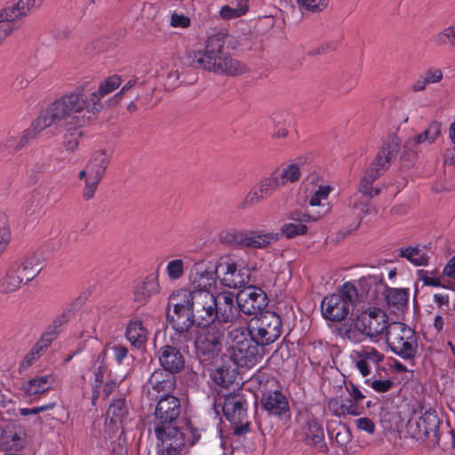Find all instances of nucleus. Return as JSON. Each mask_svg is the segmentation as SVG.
Masks as SVG:
<instances>
[{"mask_svg":"<svg viewBox=\"0 0 455 455\" xmlns=\"http://www.w3.org/2000/svg\"><path fill=\"white\" fill-rule=\"evenodd\" d=\"M171 344L161 347L157 352V358L163 371L170 374L179 373L185 367V357L181 351L188 353L189 348L181 347L170 338Z\"/></svg>","mask_w":455,"mask_h":455,"instance_id":"obj_19","label":"nucleus"},{"mask_svg":"<svg viewBox=\"0 0 455 455\" xmlns=\"http://www.w3.org/2000/svg\"><path fill=\"white\" fill-rule=\"evenodd\" d=\"M215 271L218 273V277L221 276V283L228 288H240L249 280V275L239 269L237 264L229 259H221L215 265Z\"/></svg>","mask_w":455,"mask_h":455,"instance_id":"obj_24","label":"nucleus"},{"mask_svg":"<svg viewBox=\"0 0 455 455\" xmlns=\"http://www.w3.org/2000/svg\"><path fill=\"white\" fill-rule=\"evenodd\" d=\"M158 271L150 273L135 287L133 297L136 302L146 304L149 298L159 293Z\"/></svg>","mask_w":455,"mask_h":455,"instance_id":"obj_29","label":"nucleus"},{"mask_svg":"<svg viewBox=\"0 0 455 455\" xmlns=\"http://www.w3.org/2000/svg\"><path fill=\"white\" fill-rule=\"evenodd\" d=\"M371 387L376 392L384 393L387 392L393 387V381L390 379H374Z\"/></svg>","mask_w":455,"mask_h":455,"instance_id":"obj_64","label":"nucleus"},{"mask_svg":"<svg viewBox=\"0 0 455 455\" xmlns=\"http://www.w3.org/2000/svg\"><path fill=\"white\" fill-rule=\"evenodd\" d=\"M166 311L178 341H191L192 328L218 325L215 295L210 291L178 289L170 295Z\"/></svg>","mask_w":455,"mask_h":455,"instance_id":"obj_2","label":"nucleus"},{"mask_svg":"<svg viewBox=\"0 0 455 455\" xmlns=\"http://www.w3.org/2000/svg\"><path fill=\"white\" fill-rule=\"evenodd\" d=\"M249 328L238 326L228 331V339L233 342L232 345H236L237 342L248 340Z\"/></svg>","mask_w":455,"mask_h":455,"instance_id":"obj_58","label":"nucleus"},{"mask_svg":"<svg viewBox=\"0 0 455 455\" xmlns=\"http://www.w3.org/2000/svg\"><path fill=\"white\" fill-rule=\"evenodd\" d=\"M348 204L352 209L359 211L363 215L371 214L373 211L369 199L363 198V195L361 196L358 193L350 196Z\"/></svg>","mask_w":455,"mask_h":455,"instance_id":"obj_51","label":"nucleus"},{"mask_svg":"<svg viewBox=\"0 0 455 455\" xmlns=\"http://www.w3.org/2000/svg\"><path fill=\"white\" fill-rule=\"evenodd\" d=\"M12 240V231L7 216L0 212V249L5 252Z\"/></svg>","mask_w":455,"mask_h":455,"instance_id":"obj_49","label":"nucleus"},{"mask_svg":"<svg viewBox=\"0 0 455 455\" xmlns=\"http://www.w3.org/2000/svg\"><path fill=\"white\" fill-rule=\"evenodd\" d=\"M47 347L38 339L31 348L20 358L18 364L19 373L27 371L45 354Z\"/></svg>","mask_w":455,"mask_h":455,"instance_id":"obj_38","label":"nucleus"},{"mask_svg":"<svg viewBox=\"0 0 455 455\" xmlns=\"http://www.w3.org/2000/svg\"><path fill=\"white\" fill-rule=\"evenodd\" d=\"M148 334V330L140 319L132 318L129 321L125 330V336L132 346L139 348L144 346Z\"/></svg>","mask_w":455,"mask_h":455,"instance_id":"obj_33","label":"nucleus"},{"mask_svg":"<svg viewBox=\"0 0 455 455\" xmlns=\"http://www.w3.org/2000/svg\"><path fill=\"white\" fill-rule=\"evenodd\" d=\"M44 0H20L0 10V23L12 25V32L20 26V20L38 9Z\"/></svg>","mask_w":455,"mask_h":455,"instance_id":"obj_23","label":"nucleus"},{"mask_svg":"<svg viewBox=\"0 0 455 455\" xmlns=\"http://www.w3.org/2000/svg\"><path fill=\"white\" fill-rule=\"evenodd\" d=\"M223 415L226 419L235 426L234 433L243 435L250 431L247 420L248 403L241 394H228L224 396L222 404Z\"/></svg>","mask_w":455,"mask_h":455,"instance_id":"obj_12","label":"nucleus"},{"mask_svg":"<svg viewBox=\"0 0 455 455\" xmlns=\"http://www.w3.org/2000/svg\"><path fill=\"white\" fill-rule=\"evenodd\" d=\"M36 136V133L29 128L24 131L19 137H9L6 140L5 146L9 148V153H14L23 148Z\"/></svg>","mask_w":455,"mask_h":455,"instance_id":"obj_46","label":"nucleus"},{"mask_svg":"<svg viewBox=\"0 0 455 455\" xmlns=\"http://www.w3.org/2000/svg\"><path fill=\"white\" fill-rule=\"evenodd\" d=\"M277 171V179L281 186L286 183H295L299 180L301 176L300 164L299 163H291L281 171Z\"/></svg>","mask_w":455,"mask_h":455,"instance_id":"obj_44","label":"nucleus"},{"mask_svg":"<svg viewBox=\"0 0 455 455\" xmlns=\"http://www.w3.org/2000/svg\"><path fill=\"white\" fill-rule=\"evenodd\" d=\"M129 414L130 410L125 398L114 399L107 411L106 431L110 435H116L119 430L124 433Z\"/></svg>","mask_w":455,"mask_h":455,"instance_id":"obj_25","label":"nucleus"},{"mask_svg":"<svg viewBox=\"0 0 455 455\" xmlns=\"http://www.w3.org/2000/svg\"><path fill=\"white\" fill-rule=\"evenodd\" d=\"M358 285L366 293L367 299H374L377 293L381 290H387L386 300L388 309L396 313L408 307L409 290L398 288H387L383 283L382 276L368 275L363 276L358 282Z\"/></svg>","mask_w":455,"mask_h":455,"instance_id":"obj_8","label":"nucleus"},{"mask_svg":"<svg viewBox=\"0 0 455 455\" xmlns=\"http://www.w3.org/2000/svg\"><path fill=\"white\" fill-rule=\"evenodd\" d=\"M26 443V435L22 430L5 429L0 437V446L5 451H20Z\"/></svg>","mask_w":455,"mask_h":455,"instance_id":"obj_35","label":"nucleus"},{"mask_svg":"<svg viewBox=\"0 0 455 455\" xmlns=\"http://www.w3.org/2000/svg\"><path fill=\"white\" fill-rule=\"evenodd\" d=\"M61 332V330L60 328H57V326L51 323L45 331L41 334L38 340L45 345L47 347H50L52 344V342L57 339L60 333Z\"/></svg>","mask_w":455,"mask_h":455,"instance_id":"obj_55","label":"nucleus"},{"mask_svg":"<svg viewBox=\"0 0 455 455\" xmlns=\"http://www.w3.org/2000/svg\"><path fill=\"white\" fill-rule=\"evenodd\" d=\"M218 276L215 266L201 261L196 262L190 271L189 281L193 286L192 291H210Z\"/></svg>","mask_w":455,"mask_h":455,"instance_id":"obj_27","label":"nucleus"},{"mask_svg":"<svg viewBox=\"0 0 455 455\" xmlns=\"http://www.w3.org/2000/svg\"><path fill=\"white\" fill-rule=\"evenodd\" d=\"M302 430L308 444L316 445L324 439V433L322 425L311 415L306 417Z\"/></svg>","mask_w":455,"mask_h":455,"instance_id":"obj_37","label":"nucleus"},{"mask_svg":"<svg viewBox=\"0 0 455 455\" xmlns=\"http://www.w3.org/2000/svg\"><path fill=\"white\" fill-rule=\"evenodd\" d=\"M228 35L226 28L213 29L208 34L203 50L187 54L188 64L218 75L239 76L246 72L244 64L224 51Z\"/></svg>","mask_w":455,"mask_h":455,"instance_id":"obj_3","label":"nucleus"},{"mask_svg":"<svg viewBox=\"0 0 455 455\" xmlns=\"http://www.w3.org/2000/svg\"><path fill=\"white\" fill-rule=\"evenodd\" d=\"M96 96L92 98L79 86L53 102L62 116L66 125L83 126L100 113Z\"/></svg>","mask_w":455,"mask_h":455,"instance_id":"obj_4","label":"nucleus"},{"mask_svg":"<svg viewBox=\"0 0 455 455\" xmlns=\"http://www.w3.org/2000/svg\"><path fill=\"white\" fill-rule=\"evenodd\" d=\"M359 297L357 288L345 283L337 293L325 296L321 302V313L324 319L341 322L347 318Z\"/></svg>","mask_w":455,"mask_h":455,"instance_id":"obj_6","label":"nucleus"},{"mask_svg":"<svg viewBox=\"0 0 455 455\" xmlns=\"http://www.w3.org/2000/svg\"><path fill=\"white\" fill-rule=\"evenodd\" d=\"M110 163V155L106 149L95 151L88 160L84 169L81 170L78 179L84 181L83 198L92 200L97 191L100 180Z\"/></svg>","mask_w":455,"mask_h":455,"instance_id":"obj_10","label":"nucleus"},{"mask_svg":"<svg viewBox=\"0 0 455 455\" xmlns=\"http://www.w3.org/2000/svg\"><path fill=\"white\" fill-rule=\"evenodd\" d=\"M387 314L379 307L368 308L363 311L355 321V328L360 333L376 339L385 336L389 327Z\"/></svg>","mask_w":455,"mask_h":455,"instance_id":"obj_13","label":"nucleus"},{"mask_svg":"<svg viewBox=\"0 0 455 455\" xmlns=\"http://www.w3.org/2000/svg\"><path fill=\"white\" fill-rule=\"evenodd\" d=\"M288 220L290 222L282 226L281 234L287 238H294L307 234L308 230L307 223L318 220L319 215L310 214L301 209H295L289 212Z\"/></svg>","mask_w":455,"mask_h":455,"instance_id":"obj_26","label":"nucleus"},{"mask_svg":"<svg viewBox=\"0 0 455 455\" xmlns=\"http://www.w3.org/2000/svg\"><path fill=\"white\" fill-rule=\"evenodd\" d=\"M278 239L279 235L276 233L239 232L235 235V241L237 243L254 249L265 248Z\"/></svg>","mask_w":455,"mask_h":455,"instance_id":"obj_28","label":"nucleus"},{"mask_svg":"<svg viewBox=\"0 0 455 455\" xmlns=\"http://www.w3.org/2000/svg\"><path fill=\"white\" fill-rule=\"evenodd\" d=\"M71 126L72 127L66 129L63 144L66 150L75 152L79 146V141L83 136V132L79 130L81 126Z\"/></svg>","mask_w":455,"mask_h":455,"instance_id":"obj_47","label":"nucleus"},{"mask_svg":"<svg viewBox=\"0 0 455 455\" xmlns=\"http://www.w3.org/2000/svg\"><path fill=\"white\" fill-rule=\"evenodd\" d=\"M443 79L441 68L430 67L427 68L413 83L412 91L419 92L425 91L431 84H439Z\"/></svg>","mask_w":455,"mask_h":455,"instance_id":"obj_36","label":"nucleus"},{"mask_svg":"<svg viewBox=\"0 0 455 455\" xmlns=\"http://www.w3.org/2000/svg\"><path fill=\"white\" fill-rule=\"evenodd\" d=\"M106 354H107L106 351L103 350L102 352L100 353L99 357H98L99 360H101V363L97 367V370L94 373L95 385H93V387H92V397L93 403L100 396V387L103 381L104 371L106 370V366L103 363V361L106 357Z\"/></svg>","mask_w":455,"mask_h":455,"instance_id":"obj_50","label":"nucleus"},{"mask_svg":"<svg viewBox=\"0 0 455 455\" xmlns=\"http://www.w3.org/2000/svg\"><path fill=\"white\" fill-rule=\"evenodd\" d=\"M236 374L235 367L222 363L212 371L211 379L217 386L227 388L235 382Z\"/></svg>","mask_w":455,"mask_h":455,"instance_id":"obj_39","label":"nucleus"},{"mask_svg":"<svg viewBox=\"0 0 455 455\" xmlns=\"http://www.w3.org/2000/svg\"><path fill=\"white\" fill-rule=\"evenodd\" d=\"M122 83L121 77L117 75L111 76L100 83L97 91L91 93V97L96 96V103L99 104V112L103 108L101 100L104 96L116 90Z\"/></svg>","mask_w":455,"mask_h":455,"instance_id":"obj_40","label":"nucleus"},{"mask_svg":"<svg viewBox=\"0 0 455 455\" xmlns=\"http://www.w3.org/2000/svg\"><path fill=\"white\" fill-rule=\"evenodd\" d=\"M355 423L358 429L364 431L370 435H372L375 432V424L370 418H359L355 419Z\"/></svg>","mask_w":455,"mask_h":455,"instance_id":"obj_62","label":"nucleus"},{"mask_svg":"<svg viewBox=\"0 0 455 455\" xmlns=\"http://www.w3.org/2000/svg\"><path fill=\"white\" fill-rule=\"evenodd\" d=\"M441 134V123L437 121H433L427 126V128L424 131L425 137H427L428 143L431 144L435 142L437 138Z\"/></svg>","mask_w":455,"mask_h":455,"instance_id":"obj_59","label":"nucleus"},{"mask_svg":"<svg viewBox=\"0 0 455 455\" xmlns=\"http://www.w3.org/2000/svg\"><path fill=\"white\" fill-rule=\"evenodd\" d=\"M439 419L433 409L426 411L418 419L408 421V431L416 440L430 439L433 443L439 442Z\"/></svg>","mask_w":455,"mask_h":455,"instance_id":"obj_15","label":"nucleus"},{"mask_svg":"<svg viewBox=\"0 0 455 455\" xmlns=\"http://www.w3.org/2000/svg\"><path fill=\"white\" fill-rule=\"evenodd\" d=\"M328 435L338 446H346L351 441L349 428L345 425L339 423L336 427L327 426Z\"/></svg>","mask_w":455,"mask_h":455,"instance_id":"obj_45","label":"nucleus"},{"mask_svg":"<svg viewBox=\"0 0 455 455\" xmlns=\"http://www.w3.org/2000/svg\"><path fill=\"white\" fill-rule=\"evenodd\" d=\"M14 264L18 265V269L20 273L24 276L26 283L32 281L39 274L37 269L28 266L23 260L20 263L15 262Z\"/></svg>","mask_w":455,"mask_h":455,"instance_id":"obj_60","label":"nucleus"},{"mask_svg":"<svg viewBox=\"0 0 455 455\" xmlns=\"http://www.w3.org/2000/svg\"><path fill=\"white\" fill-rule=\"evenodd\" d=\"M23 261H25L28 266L32 267L33 268H36L38 270V273L41 272L43 267V259L41 252L39 251H34L28 253Z\"/></svg>","mask_w":455,"mask_h":455,"instance_id":"obj_61","label":"nucleus"},{"mask_svg":"<svg viewBox=\"0 0 455 455\" xmlns=\"http://www.w3.org/2000/svg\"><path fill=\"white\" fill-rule=\"evenodd\" d=\"M64 121L54 102H52L32 123L31 129L37 134L52 124Z\"/></svg>","mask_w":455,"mask_h":455,"instance_id":"obj_30","label":"nucleus"},{"mask_svg":"<svg viewBox=\"0 0 455 455\" xmlns=\"http://www.w3.org/2000/svg\"><path fill=\"white\" fill-rule=\"evenodd\" d=\"M371 402L366 401V396L360 388L352 381L344 382V389L339 395L329 399L327 408L330 412L342 418L347 415L359 416L364 412L365 406L369 407Z\"/></svg>","mask_w":455,"mask_h":455,"instance_id":"obj_7","label":"nucleus"},{"mask_svg":"<svg viewBox=\"0 0 455 455\" xmlns=\"http://www.w3.org/2000/svg\"><path fill=\"white\" fill-rule=\"evenodd\" d=\"M181 411L179 397L164 396L156 402L153 414L148 416V430L155 435L163 455L180 454L201 439L203 429L196 427L190 419L179 425Z\"/></svg>","mask_w":455,"mask_h":455,"instance_id":"obj_1","label":"nucleus"},{"mask_svg":"<svg viewBox=\"0 0 455 455\" xmlns=\"http://www.w3.org/2000/svg\"><path fill=\"white\" fill-rule=\"evenodd\" d=\"M332 187L329 185H321L313 193L308 200V204L310 206H319L321 207V211H319L315 215H319V219L331 211V206L329 204H322V201L327 200L331 192L332 191Z\"/></svg>","mask_w":455,"mask_h":455,"instance_id":"obj_41","label":"nucleus"},{"mask_svg":"<svg viewBox=\"0 0 455 455\" xmlns=\"http://www.w3.org/2000/svg\"><path fill=\"white\" fill-rule=\"evenodd\" d=\"M170 24L173 28H186L190 26L191 20L183 14L173 13L172 14Z\"/></svg>","mask_w":455,"mask_h":455,"instance_id":"obj_63","label":"nucleus"},{"mask_svg":"<svg viewBox=\"0 0 455 455\" xmlns=\"http://www.w3.org/2000/svg\"><path fill=\"white\" fill-rule=\"evenodd\" d=\"M301 12H320L329 4V0H296Z\"/></svg>","mask_w":455,"mask_h":455,"instance_id":"obj_52","label":"nucleus"},{"mask_svg":"<svg viewBox=\"0 0 455 455\" xmlns=\"http://www.w3.org/2000/svg\"><path fill=\"white\" fill-rule=\"evenodd\" d=\"M216 299V322L218 326L225 323H240L242 310L237 303V296L230 291H221L215 295Z\"/></svg>","mask_w":455,"mask_h":455,"instance_id":"obj_16","label":"nucleus"},{"mask_svg":"<svg viewBox=\"0 0 455 455\" xmlns=\"http://www.w3.org/2000/svg\"><path fill=\"white\" fill-rule=\"evenodd\" d=\"M356 84L357 79L355 77L345 75L340 78L337 90L339 93L346 94L355 87Z\"/></svg>","mask_w":455,"mask_h":455,"instance_id":"obj_57","label":"nucleus"},{"mask_svg":"<svg viewBox=\"0 0 455 455\" xmlns=\"http://www.w3.org/2000/svg\"><path fill=\"white\" fill-rule=\"evenodd\" d=\"M204 331L199 333L196 328H192L193 339L191 341H178L175 338L176 331H173L172 339L173 342L181 347L189 348L193 346L196 349V355L204 361L213 359L222 349V341L226 328L224 326H207Z\"/></svg>","mask_w":455,"mask_h":455,"instance_id":"obj_5","label":"nucleus"},{"mask_svg":"<svg viewBox=\"0 0 455 455\" xmlns=\"http://www.w3.org/2000/svg\"><path fill=\"white\" fill-rule=\"evenodd\" d=\"M76 305V301L72 302L60 315L56 316L52 323L62 331L63 326L75 315V313L77 310Z\"/></svg>","mask_w":455,"mask_h":455,"instance_id":"obj_53","label":"nucleus"},{"mask_svg":"<svg viewBox=\"0 0 455 455\" xmlns=\"http://www.w3.org/2000/svg\"><path fill=\"white\" fill-rule=\"evenodd\" d=\"M248 6L244 0H240L236 7L223 6L220 11V16L226 20L241 17L246 13Z\"/></svg>","mask_w":455,"mask_h":455,"instance_id":"obj_48","label":"nucleus"},{"mask_svg":"<svg viewBox=\"0 0 455 455\" xmlns=\"http://www.w3.org/2000/svg\"><path fill=\"white\" fill-rule=\"evenodd\" d=\"M236 296L240 310L247 315H260L269 302L267 293L261 288L252 285L243 287Z\"/></svg>","mask_w":455,"mask_h":455,"instance_id":"obj_18","label":"nucleus"},{"mask_svg":"<svg viewBox=\"0 0 455 455\" xmlns=\"http://www.w3.org/2000/svg\"><path fill=\"white\" fill-rule=\"evenodd\" d=\"M385 338L390 350L403 359H411L415 356L418 348L417 336L414 330L405 323H390Z\"/></svg>","mask_w":455,"mask_h":455,"instance_id":"obj_9","label":"nucleus"},{"mask_svg":"<svg viewBox=\"0 0 455 455\" xmlns=\"http://www.w3.org/2000/svg\"><path fill=\"white\" fill-rule=\"evenodd\" d=\"M399 148L400 141L398 138L395 136L389 137L383 144L371 164L366 169L363 179H366L371 182H374L379 179L388 169L390 162L396 157Z\"/></svg>","mask_w":455,"mask_h":455,"instance_id":"obj_14","label":"nucleus"},{"mask_svg":"<svg viewBox=\"0 0 455 455\" xmlns=\"http://www.w3.org/2000/svg\"><path fill=\"white\" fill-rule=\"evenodd\" d=\"M283 332L280 315L274 311H264L253 318L249 326L250 337L257 345L267 346L276 341Z\"/></svg>","mask_w":455,"mask_h":455,"instance_id":"obj_11","label":"nucleus"},{"mask_svg":"<svg viewBox=\"0 0 455 455\" xmlns=\"http://www.w3.org/2000/svg\"><path fill=\"white\" fill-rule=\"evenodd\" d=\"M175 387L176 378L161 370L154 371L145 385L148 397L157 401L164 396H174L172 392Z\"/></svg>","mask_w":455,"mask_h":455,"instance_id":"obj_20","label":"nucleus"},{"mask_svg":"<svg viewBox=\"0 0 455 455\" xmlns=\"http://www.w3.org/2000/svg\"><path fill=\"white\" fill-rule=\"evenodd\" d=\"M258 346L251 338L229 347V358L236 367L251 368L261 358Z\"/></svg>","mask_w":455,"mask_h":455,"instance_id":"obj_21","label":"nucleus"},{"mask_svg":"<svg viewBox=\"0 0 455 455\" xmlns=\"http://www.w3.org/2000/svg\"><path fill=\"white\" fill-rule=\"evenodd\" d=\"M64 121L54 102H52L32 123L31 129L37 134L52 124Z\"/></svg>","mask_w":455,"mask_h":455,"instance_id":"obj_31","label":"nucleus"},{"mask_svg":"<svg viewBox=\"0 0 455 455\" xmlns=\"http://www.w3.org/2000/svg\"><path fill=\"white\" fill-rule=\"evenodd\" d=\"M166 273L171 280H178L184 274V262L180 259H172L166 266Z\"/></svg>","mask_w":455,"mask_h":455,"instance_id":"obj_54","label":"nucleus"},{"mask_svg":"<svg viewBox=\"0 0 455 455\" xmlns=\"http://www.w3.org/2000/svg\"><path fill=\"white\" fill-rule=\"evenodd\" d=\"M53 382L52 374L37 376L23 383L21 390L26 395L33 396L49 391Z\"/></svg>","mask_w":455,"mask_h":455,"instance_id":"obj_32","label":"nucleus"},{"mask_svg":"<svg viewBox=\"0 0 455 455\" xmlns=\"http://www.w3.org/2000/svg\"><path fill=\"white\" fill-rule=\"evenodd\" d=\"M280 187L282 186L277 179V171H274L269 176L262 178L258 182L239 204V208L245 209L268 198Z\"/></svg>","mask_w":455,"mask_h":455,"instance_id":"obj_22","label":"nucleus"},{"mask_svg":"<svg viewBox=\"0 0 455 455\" xmlns=\"http://www.w3.org/2000/svg\"><path fill=\"white\" fill-rule=\"evenodd\" d=\"M26 283L24 276L20 273L17 264H12L1 280L0 289L4 293H12L18 291Z\"/></svg>","mask_w":455,"mask_h":455,"instance_id":"obj_34","label":"nucleus"},{"mask_svg":"<svg viewBox=\"0 0 455 455\" xmlns=\"http://www.w3.org/2000/svg\"><path fill=\"white\" fill-rule=\"evenodd\" d=\"M398 256L406 259L415 266H427L428 263V255L419 245L402 247L398 249Z\"/></svg>","mask_w":455,"mask_h":455,"instance_id":"obj_42","label":"nucleus"},{"mask_svg":"<svg viewBox=\"0 0 455 455\" xmlns=\"http://www.w3.org/2000/svg\"><path fill=\"white\" fill-rule=\"evenodd\" d=\"M359 193L368 197L369 199L380 194L381 188L374 185V182L368 181L366 179H361L359 188Z\"/></svg>","mask_w":455,"mask_h":455,"instance_id":"obj_56","label":"nucleus"},{"mask_svg":"<svg viewBox=\"0 0 455 455\" xmlns=\"http://www.w3.org/2000/svg\"><path fill=\"white\" fill-rule=\"evenodd\" d=\"M431 42L437 47H455V22L435 33L432 36Z\"/></svg>","mask_w":455,"mask_h":455,"instance_id":"obj_43","label":"nucleus"},{"mask_svg":"<svg viewBox=\"0 0 455 455\" xmlns=\"http://www.w3.org/2000/svg\"><path fill=\"white\" fill-rule=\"evenodd\" d=\"M260 408L270 418L277 420H287L291 417L288 397L281 390H268L262 392Z\"/></svg>","mask_w":455,"mask_h":455,"instance_id":"obj_17","label":"nucleus"}]
</instances>
